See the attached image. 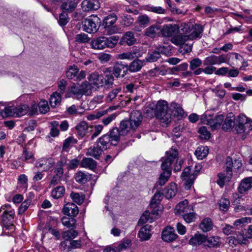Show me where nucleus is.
<instances>
[{
    "label": "nucleus",
    "mask_w": 252,
    "mask_h": 252,
    "mask_svg": "<svg viewBox=\"0 0 252 252\" xmlns=\"http://www.w3.org/2000/svg\"><path fill=\"white\" fill-rule=\"evenodd\" d=\"M242 166V160L240 158L233 159L232 158L227 157L225 160V173H220L218 174V184L220 187H222L225 182H229L231 179L233 175V171H238Z\"/></svg>",
    "instance_id": "f257e3e1"
},
{
    "label": "nucleus",
    "mask_w": 252,
    "mask_h": 252,
    "mask_svg": "<svg viewBox=\"0 0 252 252\" xmlns=\"http://www.w3.org/2000/svg\"><path fill=\"white\" fill-rule=\"evenodd\" d=\"M154 112L157 119L161 123L168 124L171 121V110L169 109L168 103L164 100L159 101L156 104L155 111L150 108L146 109V113L147 117H152Z\"/></svg>",
    "instance_id": "f03ea898"
},
{
    "label": "nucleus",
    "mask_w": 252,
    "mask_h": 252,
    "mask_svg": "<svg viewBox=\"0 0 252 252\" xmlns=\"http://www.w3.org/2000/svg\"><path fill=\"white\" fill-rule=\"evenodd\" d=\"M167 157L165 160L162 163L161 167L163 172L160 174L158 181L157 183L160 186H163L168 180L171 175V169L170 166L173 161L177 157L178 151L175 148H171L166 152Z\"/></svg>",
    "instance_id": "7ed1b4c3"
},
{
    "label": "nucleus",
    "mask_w": 252,
    "mask_h": 252,
    "mask_svg": "<svg viewBox=\"0 0 252 252\" xmlns=\"http://www.w3.org/2000/svg\"><path fill=\"white\" fill-rule=\"evenodd\" d=\"M142 119L143 117L139 111H133L129 120H123L121 122L123 134H127L130 129H136L141 124Z\"/></svg>",
    "instance_id": "20e7f679"
},
{
    "label": "nucleus",
    "mask_w": 252,
    "mask_h": 252,
    "mask_svg": "<svg viewBox=\"0 0 252 252\" xmlns=\"http://www.w3.org/2000/svg\"><path fill=\"white\" fill-rule=\"evenodd\" d=\"M119 37L118 35H114L109 37L105 36L99 37L94 39L91 43L93 49L101 50L105 48H112L117 44Z\"/></svg>",
    "instance_id": "39448f33"
},
{
    "label": "nucleus",
    "mask_w": 252,
    "mask_h": 252,
    "mask_svg": "<svg viewBox=\"0 0 252 252\" xmlns=\"http://www.w3.org/2000/svg\"><path fill=\"white\" fill-rule=\"evenodd\" d=\"M202 122L208 125L212 130L219 128L223 120L222 115H216L209 112H206L201 118Z\"/></svg>",
    "instance_id": "423d86ee"
},
{
    "label": "nucleus",
    "mask_w": 252,
    "mask_h": 252,
    "mask_svg": "<svg viewBox=\"0 0 252 252\" xmlns=\"http://www.w3.org/2000/svg\"><path fill=\"white\" fill-rule=\"evenodd\" d=\"M190 40L188 35L180 34L174 35L171 39V42L174 44L181 46V49H183L184 53H187L192 50V43H190Z\"/></svg>",
    "instance_id": "0eeeda50"
},
{
    "label": "nucleus",
    "mask_w": 252,
    "mask_h": 252,
    "mask_svg": "<svg viewBox=\"0 0 252 252\" xmlns=\"http://www.w3.org/2000/svg\"><path fill=\"white\" fill-rule=\"evenodd\" d=\"M101 21L96 15H92L82 22L83 30L88 33L95 32L98 29Z\"/></svg>",
    "instance_id": "6e6552de"
},
{
    "label": "nucleus",
    "mask_w": 252,
    "mask_h": 252,
    "mask_svg": "<svg viewBox=\"0 0 252 252\" xmlns=\"http://www.w3.org/2000/svg\"><path fill=\"white\" fill-rule=\"evenodd\" d=\"M28 107L26 105L18 106H9L4 108V116L19 117L25 115L28 112Z\"/></svg>",
    "instance_id": "1a4fd4ad"
},
{
    "label": "nucleus",
    "mask_w": 252,
    "mask_h": 252,
    "mask_svg": "<svg viewBox=\"0 0 252 252\" xmlns=\"http://www.w3.org/2000/svg\"><path fill=\"white\" fill-rule=\"evenodd\" d=\"M3 211L2 215V221L5 227L12 225L13 222L15 212L11 208L10 204H5L1 207V211Z\"/></svg>",
    "instance_id": "9d476101"
},
{
    "label": "nucleus",
    "mask_w": 252,
    "mask_h": 252,
    "mask_svg": "<svg viewBox=\"0 0 252 252\" xmlns=\"http://www.w3.org/2000/svg\"><path fill=\"white\" fill-rule=\"evenodd\" d=\"M229 59L226 55L222 54L218 56L212 55L206 57L203 61V63L204 65L207 66L227 63Z\"/></svg>",
    "instance_id": "9b49d317"
},
{
    "label": "nucleus",
    "mask_w": 252,
    "mask_h": 252,
    "mask_svg": "<svg viewBox=\"0 0 252 252\" xmlns=\"http://www.w3.org/2000/svg\"><path fill=\"white\" fill-rule=\"evenodd\" d=\"M127 65L122 62H116L113 67V74L118 78H123L127 73Z\"/></svg>",
    "instance_id": "f8f14e48"
},
{
    "label": "nucleus",
    "mask_w": 252,
    "mask_h": 252,
    "mask_svg": "<svg viewBox=\"0 0 252 252\" xmlns=\"http://www.w3.org/2000/svg\"><path fill=\"white\" fill-rule=\"evenodd\" d=\"M197 176V173L193 172L190 173V168L189 167H186L181 174V178L183 180H187L186 186L188 189L190 188L193 184L194 180Z\"/></svg>",
    "instance_id": "ddd939ff"
},
{
    "label": "nucleus",
    "mask_w": 252,
    "mask_h": 252,
    "mask_svg": "<svg viewBox=\"0 0 252 252\" xmlns=\"http://www.w3.org/2000/svg\"><path fill=\"white\" fill-rule=\"evenodd\" d=\"M179 30V26L176 24H167L163 26L160 32L163 37L172 38L176 34Z\"/></svg>",
    "instance_id": "4468645a"
},
{
    "label": "nucleus",
    "mask_w": 252,
    "mask_h": 252,
    "mask_svg": "<svg viewBox=\"0 0 252 252\" xmlns=\"http://www.w3.org/2000/svg\"><path fill=\"white\" fill-rule=\"evenodd\" d=\"M87 78L92 85H94L97 89L103 86L104 77L96 71L90 74Z\"/></svg>",
    "instance_id": "2eb2a0df"
},
{
    "label": "nucleus",
    "mask_w": 252,
    "mask_h": 252,
    "mask_svg": "<svg viewBox=\"0 0 252 252\" xmlns=\"http://www.w3.org/2000/svg\"><path fill=\"white\" fill-rule=\"evenodd\" d=\"M62 252H69L72 249H79L81 247L82 244L80 240L70 241L66 244V241H63L61 243Z\"/></svg>",
    "instance_id": "dca6fc26"
},
{
    "label": "nucleus",
    "mask_w": 252,
    "mask_h": 252,
    "mask_svg": "<svg viewBox=\"0 0 252 252\" xmlns=\"http://www.w3.org/2000/svg\"><path fill=\"white\" fill-rule=\"evenodd\" d=\"M189 202L187 199L180 202L176 206L175 212L176 214L183 216L189 211H193V206L188 205Z\"/></svg>",
    "instance_id": "f3484780"
},
{
    "label": "nucleus",
    "mask_w": 252,
    "mask_h": 252,
    "mask_svg": "<svg viewBox=\"0 0 252 252\" xmlns=\"http://www.w3.org/2000/svg\"><path fill=\"white\" fill-rule=\"evenodd\" d=\"M177 237L178 235L175 233L174 228L172 227H167L162 231L161 238L165 242H173Z\"/></svg>",
    "instance_id": "a211bd4d"
},
{
    "label": "nucleus",
    "mask_w": 252,
    "mask_h": 252,
    "mask_svg": "<svg viewBox=\"0 0 252 252\" xmlns=\"http://www.w3.org/2000/svg\"><path fill=\"white\" fill-rule=\"evenodd\" d=\"M221 244V238L217 236H205V241L204 246L209 248H218Z\"/></svg>",
    "instance_id": "6ab92c4d"
},
{
    "label": "nucleus",
    "mask_w": 252,
    "mask_h": 252,
    "mask_svg": "<svg viewBox=\"0 0 252 252\" xmlns=\"http://www.w3.org/2000/svg\"><path fill=\"white\" fill-rule=\"evenodd\" d=\"M122 131V124L121 123L120 128L114 127L107 134H106L109 135L111 141L114 143V146H116L118 144L120 140L121 135H125L126 134H123Z\"/></svg>",
    "instance_id": "aec40b11"
},
{
    "label": "nucleus",
    "mask_w": 252,
    "mask_h": 252,
    "mask_svg": "<svg viewBox=\"0 0 252 252\" xmlns=\"http://www.w3.org/2000/svg\"><path fill=\"white\" fill-rule=\"evenodd\" d=\"M78 3V0H63L61 5V8L63 12L71 13L75 10Z\"/></svg>",
    "instance_id": "412c9836"
},
{
    "label": "nucleus",
    "mask_w": 252,
    "mask_h": 252,
    "mask_svg": "<svg viewBox=\"0 0 252 252\" xmlns=\"http://www.w3.org/2000/svg\"><path fill=\"white\" fill-rule=\"evenodd\" d=\"M82 8L85 11L97 10L100 7L98 0H84L81 3Z\"/></svg>",
    "instance_id": "4be33fe9"
},
{
    "label": "nucleus",
    "mask_w": 252,
    "mask_h": 252,
    "mask_svg": "<svg viewBox=\"0 0 252 252\" xmlns=\"http://www.w3.org/2000/svg\"><path fill=\"white\" fill-rule=\"evenodd\" d=\"M252 188V177H249L243 179L238 187L239 193L244 194Z\"/></svg>",
    "instance_id": "5701e85b"
},
{
    "label": "nucleus",
    "mask_w": 252,
    "mask_h": 252,
    "mask_svg": "<svg viewBox=\"0 0 252 252\" xmlns=\"http://www.w3.org/2000/svg\"><path fill=\"white\" fill-rule=\"evenodd\" d=\"M79 212L78 207L73 203L66 204L63 209V213L68 216L75 217Z\"/></svg>",
    "instance_id": "b1692460"
},
{
    "label": "nucleus",
    "mask_w": 252,
    "mask_h": 252,
    "mask_svg": "<svg viewBox=\"0 0 252 252\" xmlns=\"http://www.w3.org/2000/svg\"><path fill=\"white\" fill-rule=\"evenodd\" d=\"M191 32L188 35L190 41L201 38L203 28L200 25L195 24L194 25H191Z\"/></svg>",
    "instance_id": "393cba45"
},
{
    "label": "nucleus",
    "mask_w": 252,
    "mask_h": 252,
    "mask_svg": "<svg viewBox=\"0 0 252 252\" xmlns=\"http://www.w3.org/2000/svg\"><path fill=\"white\" fill-rule=\"evenodd\" d=\"M97 144L104 151L109 149L111 145H114V143L111 141L109 135L106 134L97 139Z\"/></svg>",
    "instance_id": "a878e982"
},
{
    "label": "nucleus",
    "mask_w": 252,
    "mask_h": 252,
    "mask_svg": "<svg viewBox=\"0 0 252 252\" xmlns=\"http://www.w3.org/2000/svg\"><path fill=\"white\" fill-rule=\"evenodd\" d=\"M53 166L52 158H41L36 161L35 167L37 168H42L43 171H47Z\"/></svg>",
    "instance_id": "bb28decb"
},
{
    "label": "nucleus",
    "mask_w": 252,
    "mask_h": 252,
    "mask_svg": "<svg viewBox=\"0 0 252 252\" xmlns=\"http://www.w3.org/2000/svg\"><path fill=\"white\" fill-rule=\"evenodd\" d=\"M162 195L163 193H161L159 191H158L155 193L154 195L152 197L150 203V206L151 208L153 209V210L152 211V213L153 214H158L157 211H158V209H157V208L158 207V205L162 198Z\"/></svg>",
    "instance_id": "cd10ccee"
},
{
    "label": "nucleus",
    "mask_w": 252,
    "mask_h": 252,
    "mask_svg": "<svg viewBox=\"0 0 252 252\" xmlns=\"http://www.w3.org/2000/svg\"><path fill=\"white\" fill-rule=\"evenodd\" d=\"M73 96L77 99L80 98L82 96L80 87L75 85L74 84L68 88L65 94L66 98L71 97Z\"/></svg>",
    "instance_id": "c85d7f7f"
},
{
    "label": "nucleus",
    "mask_w": 252,
    "mask_h": 252,
    "mask_svg": "<svg viewBox=\"0 0 252 252\" xmlns=\"http://www.w3.org/2000/svg\"><path fill=\"white\" fill-rule=\"evenodd\" d=\"M247 117L244 115L238 116L235 122V129L237 132L241 133L245 132L244 124L246 122Z\"/></svg>",
    "instance_id": "c756f323"
},
{
    "label": "nucleus",
    "mask_w": 252,
    "mask_h": 252,
    "mask_svg": "<svg viewBox=\"0 0 252 252\" xmlns=\"http://www.w3.org/2000/svg\"><path fill=\"white\" fill-rule=\"evenodd\" d=\"M235 116L232 113L227 115L223 124L222 129L226 131L232 129L235 125Z\"/></svg>",
    "instance_id": "7c9ffc66"
},
{
    "label": "nucleus",
    "mask_w": 252,
    "mask_h": 252,
    "mask_svg": "<svg viewBox=\"0 0 252 252\" xmlns=\"http://www.w3.org/2000/svg\"><path fill=\"white\" fill-rule=\"evenodd\" d=\"M151 225L149 224L144 225L140 229L138 233V236L141 240L145 241L150 239L151 235Z\"/></svg>",
    "instance_id": "2f4dec72"
},
{
    "label": "nucleus",
    "mask_w": 252,
    "mask_h": 252,
    "mask_svg": "<svg viewBox=\"0 0 252 252\" xmlns=\"http://www.w3.org/2000/svg\"><path fill=\"white\" fill-rule=\"evenodd\" d=\"M199 227L203 232H207L212 229L213 223L211 219L206 218L201 221Z\"/></svg>",
    "instance_id": "473e14b6"
},
{
    "label": "nucleus",
    "mask_w": 252,
    "mask_h": 252,
    "mask_svg": "<svg viewBox=\"0 0 252 252\" xmlns=\"http://www.w3.org/2000/svg\"><path fill=\"white\" fill-rule=\"evenodd\" d=\"M121 92V88H117L113 89L110 91L107 95L106 97V100L107 102H110L113 100L117 99L118 98L120 100V97H122V95H120L119 94Z\"/></svg>",
    "instance_id": "72a5a7b5"
},
{
    "label": "nucleus",
    "mask_w": 252,
    "mask_h": 252,
    "mask_svg": "<svg viewBox=\"0 0 252 252\" xmlns=\"http://www.w3.org/2000/svg\"><path fill=\"white\" fill-rule=\"evenodd\" d=\"M78 233L77 231L73 229H70L63 232L62 238L64 240L63 241H66L67 244L70 241L75 238L78 236Z\"/></svg>",
    "instance_id": "f704fd0d"
},
{
    "label": "nucleus",
    "mask_w": 252,
    "mask_h": 252,
    "mask_svg": "<svg viewBox=\"0 0 252 252\" xmlns=\"http://www.w3.org/2000/svg\"><path fill=\"white\" fill-rule=\"evenodd\" d=\"M140 60H135L132 62L129 65H127L128 70L131 72H135L139 71L143 66V63Z\"/></svg>",
    "instance_id": "c9c22d12"
},
{
    "label": "nucleus",
    "mask_w": 252,
    "mask_h": 252,
    "mask_svg": "<svg viewBox=\"0 0 252 252\" xmlns=\"http://www.w3.org/2000/svg\"><path fill=\"white\" fill-rule=\"evenodd\" d=\"M91 179L90 175L81 171L77 172L75 175L76 181L80 184H85Z\"/></svg>",
    "instance_id": "e433bc0d"
},
{
    "label": "nucleus",
    "mask_w": 252,
    "mask_h": 252,
    "mask_svg": "<svg viewBox=\"0 0 252 252\" xmlns=\"http://www.w3.org/2000/svg\"><path fill=\"white\" fill-rule=\"evenodd\" d=\"M233 241V243L235 245L240 244L242 245H246L250 243V241L246 236L244 234H239L237 235L236 236L232 237L231 239Z\"/></svg>",
    "instance_id": "4c0bfd02"
},
{
    "label": "nucleus",
    "mask_w": 252,
    "mask_h": 252,
    "mask_svg": "<svg viewBox=\"0 0 252 252\" xmlns=\"http://www.w3.org/2000/svg\"><path fill=\"white\" fill-rule=\"evenodd\" d=\"M103 150L97 144L96 146L90 147L87 150V155L98 158Z\"/></svg>",
    "instance_id": "58836bf2"
},
{
    "label": "nucleus",
    "mask_w": 252,
    "mask_h": 252,
    "mask_svg": "<svg viewBox=\"0 0 252 252\" xmlns=\"http://www.w3.org/2000/svg\"><path fill=\"white\" fill-rule=\"evenodd\" d=\"M136 41L134 34L131 32H126L122 38L121 42H125L130 46L133 45Z\"/></svg>",
    "instance_id": "ea45409f"
},
{
    "label": "nucleus",
    "mask_w": 252,
    "mask_h": 252,
    "mask_svg": "<svg viewBox=\"0 0 252 252\" xmlns=\"http://www.w3.org/2000/svg\"><path fill=\"white\" fill-rule=\"evenodd\" d=\"M164 194L166 198H171L174 196L177 192V187L175 184H171L166 187L164 190Z\"/></svg>",
    "instance_id": "a19ab883"
},
{
    "label": "nucleus",
    "mask_w": 252,
    "mask_h": 252,
    "mask_svg": "<svg viewBox=\"0 0 252 252\" xmlns=\"http://www.w3.org/2000/svg\"><path fill=\"white\" fill-rule=\"evenodd\" d=\"M82 95H89L91 94L93 86L89 81H85L79 86Z\"/></svg>",
    "instance_id": "79ce46f5"
},
{
    "label": "nucleus",
    "mask_w": 252,
    "mask_h": 252,
    "mask_svg": "<svg viewBox=\"0 0 252 252\" xmlns=\"http://www.w3.org/2000/svg\"><path fill=\"white\" fill-rule=\"evenodd\" d=\"M75 128L78 134L81 137H83L86 135L89 126L86 122L82 121L75 126Z\"/></svg>",
    "instance_id": "37998d69"
},
{
    "label": "nucleus",
    "mask_w": 252,
    "mask_h": 252,
    "mask_svg": "<svg viewBox=\"0 0 252 252\" xmlns=\"http://www.w3.org/2000/svg\"><path fill=\"white\" fill-rule=\"evenodd\" d=\"M205 235L202 234H195L191 237L189 241V244L191 245L195 246L200 245L202 244H204L205 241Z\"/></svg>",
    "instance_id": "c03bdc74"
},
{
    "label": "nucleus",
    "mask_w": 252,
    "mask_h": 252,
    "mask_svg": "<svg viewBox=\"0 0 252 252\" xmlns=\"http://www.w3.org/2000/svg\"><path fill=\"white\" fill-rule=\"evenodd\" d=\"M81 166L83 167L94 169L96 166V162L91 158H84L81 162Z\"/></svg>",
    "instance_id": "a18cd8bd"
},
{
    "label": "nucleus",
    "mask_w": 252,
    "mask_h": 252,
    "mask_svg": "<svg viewBox=\"0 0 252 252\" xmlns=\"http://www.w3.org/2000/svg\"><path fill=\"white\" fill-rule=\"evenodd\" d=\"M171 106L173 108V114L174 116L180 119L187 115L183 109L179 104L177 103H172L171 104Z\"/></svg>",
    "instance_id": "49530a36"
},
{
    "label": "nucleus",
    "mask_w": 252,
    "mask_h": 252,
    "mask_svg": "<svg viewBox=\"0 0 252 252\" xmlns=\"http://www.w3.org/2000/svg\"><path fill=\"white\" fill-rule=\"evenodd\" d=\"M61 100V94L58 92H55L50 96V103L52 107H55L60 104Z\"/></svg>",
    "instance_id": "de8ad7c7"
},
{
    "label": "nucleus",
    "mask_w": 252,
    "mask_h": 252,
    "mask_svg": "<svg viewBox=\"0 0 252 252\" xmlns=\"http://www.w3.org/2000/svg\"><path fill=\"white\" fill-rule=\"evenodd\" d=\"M79 70L78 67L76 65L70 66L66 71V77L69 79H73L75 81Z\"/></svg>",
    "instance_id": "09e8293b"
},
{
    "label": "nucleus",
    "mask_w": 252,
    "mask_h": 252,
    "mask_svg": "<svg viewBox=\"0 0 252 252\" xmlns=\"http://www.w3.org/2000/svg\"><path fill=\"white\" fill-rule=\"evenodd\" d=\"M209 149L206 146L198 147L195 152V155L198 159H202L205 158L208 154Z\"/></svg>",
    "instance_id": "8fccbe9b"
},
{
    "label": "nucleus",
    "mask_w": 252,
    "mask_h": 252,
    "mask_svg": "<svg viewBox=\"0 0 252 252\" xmlns=\"http://www.w3.org/2000/svg\"><path fill=\"white\" fill-rule=\"evenodd\" d=\"M117 20V16L115 14H112L106 16L103 20V27L113 26Z\"/></svg>",
    "instance_id": "3c124183"
},
{
    "label": "nucleus",
    "mask_w": 252,
    "mask_h": 252,
    "mask_svg": "<svg viewBox=\"0 0 252 252\" xmlns=\"http://www.w3.org/2000/svg\"><path fill=\"white\" fill-rule=\"evenodd\" d=\"M159 29V27L158 25H152L145 30V35L151 38L155 37L157 32Z\"/></svg>",
    "instance_id": "603ef678"
},
{
    "label": "nucleus",
    "mask_w": 252,
    "mask_h": 252,
    "mask_svg": "<svg viewBox=\"0 0 252 252\" xmlns=\"http://www.w3.org/2000/svg\"><path fill=\"white\" fill-rule=\"evenodd\" d=\"M65 189L63 186H58L52 190L51 196L55 199H58L63 195Z\"/></svg>",
    "instance_id": "864d4df0"
},
{
    "label": "nucleus",
    "mask_w": 252,
    "mask_h": 252,
    "mask_svg": "<svg viewBox=\"0 0 252 252\" xmlns=\"http://www.w3.org/2000/svg\"><path fill=\"white\" fill-rule=\"evenodd\" d=\"M70 196L73 201L78 205L82 204L85 199V195L82 193L72 192Z\"/></svg>",
    "instance_id": "5fc2aeb1"
},
{
    "label": "nucleus",
    "mask_w": 252,
    "mask_h": 252,
    "mask_svg": "<svg viewBox=\"0 0 252 252\" xmlns=\"http://www.w3.org/2000/svg\"><path fill=\"white\" fill-rule=\"evenodd\" d=\"M160 54L159 51L155 50L151 52H149L145 60L148 62H155L160 58Z\"/></svg>",
    "instance_id": "6e6d98bb"
},
{
    "label": "nucleus",
    "mask_w": 252,
    "mask_h": 252,
    "mask_svg": "<svg viewBox=\"0 0 252 252\" xmlns=\"http://www.w3.org/2000/svg\"><path fill=\"white\" fill-rule=\"evenodd\" d=\"M76 222V220L74 218L64 217L62 219V224L68 228L75 227Z\"/></svg>",
    "instance_id": "4d7b16f0"
},
{
    "label": "nucleus",
    "mask_w": 252,
    "mask_h": 252,
    "mask_svg": "<svg viewBox=\"0 0 252 252\" xmlns=\"http://www.w3.org/2000/svg\"><path fill=\"white\" fill-rule=\"evenodd\" d=\"M114 78L112 74H105L103 86L106 89L112 88L114 85Z\"/></svg>",
    "instance_id": "13d9d810"
},
{
    "label": "nucleus",
    "mask_w": 252,
    "mask_h": 252,
    "mask_svg": "<svg viewBox=\"0 0 252 252\" xmlns=\"http://www.w3.org/2000/svg\"><path fill=\"white\" fill-rule=\"evenodd\" d=\"M218 204L220 210L226 211L229 207L230 201L226 198L222 197L220 199Z\"/></svg>",
    "instance_id": "bf43d9fd"
},
{
    "label": "nucleus",
    "mask_w": 252,
    "mask_h": 252,
    "mask_svg": "<svg viewBox=\"0 0 252 252\" xmlns=\"http://www.w3.org/2000/svg\"><path fill=\"white\" fill-rule=\"evenodd\" d=\"M21 159L25 161L30 160V162H32L34 161L33 155L31 151L24 148L21 156Z\"/></svg>",
    "instance_id": "052dcab7"
},
{
    "label": "nucleus",
    "mask_w": 252,
    "mask_h": 252,
    "mask_svg": "<svg viewBox=\"0 0 252 252\" xmlns=\"http://www.w3.org/2000/svg\"><path fill=\"white\" fill-rule=\"evenodd\" d=\"M59 126V123L56 121H54L51 123V128L50 134L52 137H56L59 135V130L58 127Z\"/></svg>",
    "instance_id": "680f3d73"
},
{
    "label": "nucleus",
    "mask_w": 252,
    "mask_h": 252,
    "mask_svg": "<svg viewBox=\"0 0 252 252\" xmlns=\"http://www.w3.org/2000/svg\"><path fill=\"white\" fill-rule=\"evenodd\" d=\"M137 22L139 26L141 27H145L150 22V19L146 15H142L138 16Z\"/></svg>",
    "instance_id": "e2e57ef3"
},
{
    "label": "nucleus",
    "mask_w": 252,
    "mask_h": 252,
    "mask_svg": "<svg viewBox=\"0 0 252 252\" xmlns=\"http://www.w3.org/2000/svg\"><path fill=\"white\" fill-rule=\"evenodd\" d=\"M112 55L109 54L102 53L98 55L97 58L99 62L103 64L108 63L112 59Z\"/></svg>",
    "instance_id": "0e129e2a"
},
{
    "label": "nucleus",
    "mask_w": 252,
    "mask_h": 252,
    "mask_svg": "<svg viewBox=\"0 0 252 252\" xmlns=\"http://www.w3.org/2000/svg\"><path fill=\"white\" fill-rule=\"evenodd\" d=\"M198 132L200 134L201 139H209L210 137L211 134L206 126L200 127Z\"/></svg>",
    "instance_id": "69168bd1"
},
{
    "label": "nucleus",
    "mask_w": 252,
    "mask_h": 252,
    "mask_svg": "<svg viewBox=\"0 0 252 252\" xmlns=\"http://www.w3.org/2000/svg\"><path fill=\"white\" fill-rule=\"evenodd\" d=\"M182 217L187 223L193 222L195 219V214L193 213V210L189 211L185 214H183Z\"/></svg>",
    "instance_id": "338daca9"
},
{
    "label": "nucleus",
    "mask_w": 252,
    "mask_h": 252,
    "mask_svg": "<svg viewBox=\"0 0 252 252\" xmlns=\"http://www.w3.org/2000/svg\"><path fill=\"white\" fill-rule=\"evenodd\" d=\"M69 21V17L66 12H63L60 14L58 22L61 26L65 25Z\"/></svg>",
    "instance_id": "774afa93"
}]
</instances>
